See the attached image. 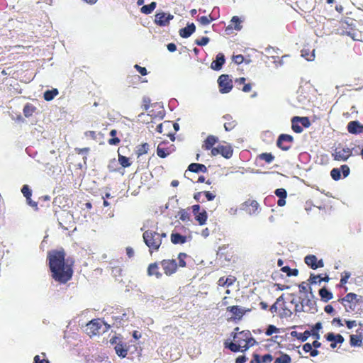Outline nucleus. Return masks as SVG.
<instances>
[{
	"label": "nucleus",
	"mask_w": 363,
	"mask_h": 363,
	"mask_svg": "<svg viewBox=\"0 0 363 363\" xmlns=\"http://www.w3.org/2000/svg\"><path fill=\"white\" fill-rule=\"evenodd\" d=\"M65 255L64 250H52L48 253L51 277L60 284L67 283L73 275L72 264H69L68 260H65Z\"/></svg>",
	"instance_id": "obj_1"
},
{
	"label": "nucleus",
	"mask_w": 363,
	"mask_h": 363,
	"mask_svg": "<svg viewBox=\"0 0 363 363\" xmlns=\"http://www.w3.org/2000/svg\"><path fill=\"white\" fill-rule=\"evenodd\" d=\"M166 237V233H159L153 229L145 230L143 235V240L145 245L149 247L150 254L159 250L162 244L163 238Z\"/></svg>",
	"instance_id": "obj_2"
},
{
	"label": "nucleus",
	"mask_w": 363,
	"mask_h": 363,
	"mask_svg": "<svg viewBox=\"0 0 363 363\" xmlns=\"http://www.w3.org/2000/svg\"><path fill=\"white\" fill-rule=\"evenodd\" d=\"M109 327L110 325H106L101 319H94L86 325L85 331L88 335L91 337L106 332Z\"/></svg>",
	"instance_id": "obj_3"
},
{
	"label": "nucleus",
	"mask_w": 363,
	"mask_h": 363,
	"mask_svg": "<svg viewBox=\"0 0 363 363\" xmlns=\"http://www.w3.org/2000/svg\"><path fill=\"white\" fill-rule=\"evenodd\" d=\"M291 128L297 133L303 132V128H308L311 123L308 117L295 116L291 119Z\"/></svg>",
	"instance_id": "obj_4"
},
{
	"label": "nucleus",
	"mask_w": 363,
	"mask_h": 363,
	"mask_svg": "<svg viewBox=\"0 0 363 363\" xmlns=\"http://www.w3.org/2000/svg\"><path fill=\"white\" fill-rule=\"evenodd\" d=\"M219 91L222 94L229 93L233 87V81L228 74H222L218 79Z\"/></svg>",
	"instance_id": "obj_5"
},
{
	"label": "nucleus",
	"mask_w": 363,
	"mask_h": 363,
	"mask_svg": "<svg viewBox=\"0 0 363 363\" xmlns=\"http://www.w3.org/2000/svg\"><path fill=\"white\" fill-rule=\"evenodd\" d=\"M294 141L292 135L283 133L278 137L277 145L282 150L287 151L291 148Z\"/></svg>",
	"instance_id": "obj_6"
},
{
	"label": "nucleus",
	"mask_w": 363,
	"mask_h": 363,
	"mask_svg": "<svg viewBox=\"0 0 363 363\" xmlns=\"http://www.w3.org/2000/svg\"><path fill=\"white\" fill-rule=\"evenodd\" d=\"M221 155L225 158H230L233 154V149L230 145H219L211 149V155Z\"/></svg>",
	"instance_id": "obj_7"
},
{
	"label": "nucleus",
	"mask_w": 363,
	"mask_h": 363,
	"mask_svg": "<svg viewBox=\"0 0 363 363\" xmlns=\"http://www.w3.org/2000/svg\"><path fill=\"white\" fill-rule=\"evenodd\" d=\"M226 311L231 313L230 320H240L247 311H251V309H243L238 305H234L233 306H227Z\"/></svg>",
	"instance_id": "obj_8"
},
{
	"label": "nucleus",
	"mask_w": 363,
	"mask_h": 363,
	"mask_svg": "<svg viewBox=\"0 0 363 363\" xmlns=\"http://www.w3.org/2000/svg\"><path fill=\"white\" fill-rule=\"evenodd\" d=\"M352 155V149L350 147L336 148L332 153L335 160L346 161Z\"/></svg>",
	"instance_id": "obj_9"
},
{
	"label": "nucleus",
	"mask_w": 363,
	"mask_h": 363,
	"mask_svg": "<svg viewBox=\"0 0 363 363\" xmlns=\"http://www.w3.org/2000/svg\"><path fill=\"white\" fill-rule=\"evenodd\" d=\"M338 301L345 306V308L347 305H345L344 303H347L350 304L349 308L352 311L354 310L355 306L359 303L357 295L353 292L347 293L344 297L339 298Z\"/></svg>",
	"instance_id": "obj_10"
},
{
	"label": "nucleus",
	"mask_w": 363,
	"mask_h": 363,
	"mask_svg": "<svg viewBox=\"0 0 363 363\" xmlns=\"http://www.w3.org/2000/svg\"><path fill=\"white\" fill-rule=\"evenodd\" d=\"M160 263L165 274L167 276L172 275L178 269V264L174 259H163Z\"/></svg>",
	"instance_id": "obj_11"
},
{
	"label": "nucleus",
	"mask_w": 363,
	"mask_h": 363,
	"mask_svg": "<svg viewBox=\"0 0 363 363\" xmlns=\"http://www.w3.org/2000/svg\"><path fill=\"white\" fill-rule=\"evenodd\" d=\"M242 210L250 215L255 214L259 209V204L253 199H248L241 205Z\"/></svg>",
	"instance_id": "obj_12"
},
{
	"label": "nucleus",
	"mask_w": 363,
	"mask_h": 363,
	"mask_svg": "<svg viewBox=\"0 0 363 363\" xmlns=\"http://www.w3.org/2000/svg\"><path fill=\"white\" fill-rule=\"evenodd\" d=\"M351 23L348 21H344L340 23V29L342 34H345L352 37L354 39L355 35V26L352 23V20H350Z\"/></svg>",
	"instance_id": "obj_13"
},
{
	"label": "nucleus",
	"mask_w": 363,
	"mask_h": 363,
	"mask_svg": "<svg viewBox=\"0 0 363 363\" xmlns=\"http://www.w3.org/2000/svg\"><path fill=\"white\" fill-rule=\"evenodd\" d=\"M174 18V15L167 13L165 12H159L155 15V22L156 24L161 26H166L169 24L172 19Z\"/></svg>",
	"instance_id": "obj_14"
},
{
	"label": "nucleus",
	"mask_w": 363,
	"mask_h": 363,
	"mask_svg": "<svg viewBox=\"0 0 363 363\" xmlns=\"http://www.w3.org/2000/svg\"><path fill=\"white\" fill-rule=\"evenodd\" d=\"M21 192L23 195L26 197L27 203L30 206L33 207L35 211H38V203L31 199L32 191L29 188L28 185H23V187L21 188Z\"/></svg>",
	"instance_id": "obj_15"
},
{
	"label": "nucleus",
	"mask_w": 363,
	"mask_h": 363,
	"mask_svg": "<svg viewBox=\"0 0 363 363\" xmlns=\"http://www.w3.org/2000/svg\"><path fill=\"white\" fill-rule=\"evenodd\" d=\"M242 22L243 19H242L240 17L238 16H233L228 26L225 28V31L228 32V30H240L242 28Z\"/></svg>",
	"instance_id": "obj_16"
},
{
	"label": "nucleus",
	"mask_w": 363,
	"mask_h": 363,
	"mask_svg": "<svg viewBox=\"0 0 363 363\" xmlns=\"http://www.w3.org/2000/svg\"><path fill=\"white\" fill-rule=\"evenodd\" d=\"M325 339L327 341L331 342L330 347L332 349L336 347L337 343L342 344L344 342V337L341 335H335L333 333H328L325 335Z\"/></svg>",
	"instance_id": "obj_17"
},
{
	"label": "nucleus",
	"mask_w": 363,
	"mask_h": 363,
	"mask_svg": "<svg viewBox=\"0 0 363 363\" xmlns=\"http://www.w3.org/2000/svg\"><path fill=\"white\" fill-rule=\"evenodd\" d=\"M347 130L351 134H360L363 133V125L358 121H352L347 123Z\"/></svg>",
	"instance_id": "obj_18"
},
{
	"label": "nucleus",
	"mask_w": 363,
	"mask_h": 363,
	"mask_svg": "<svg viewBox=\"0 0 363 363\" xmlns=\"http://www.w3.org/2000/svg\"><path fill=\"white\" fill-rule=\"evenodd\" d=\"M246 79L245 77L238 78L235 80V85L239 90L245 93L250 92L252 90V84L250 83L246 84Z\"/></svg>",
	"instance_id": "obj_19"
},
{
	"label": "nucleus",
	"mask_w": 363,
	"mask_h": 363,
	"mask_svg": "<svg viewBox=\"0 0 363 363\" xmlns=\"http://www.w3.org/2000/svg\"><path fill=\"white\" fill-rule=\"evenodd\" d=\"M225 62V57L222 52H219L216 57V60L212 62L211 68L215 71H219L221 69L223 65Z\"/></svg>",
	"instance_id": "obj_20"
},
{
	"label": "nucleus",
	"mask_w": 363,
	"mask_h": 363,
	"mask_svg": "<svg viewBox=\"0 0 363 363\" xmlns=\"http://www.w3.org/2000/svg\"><path fill=\"white\" fill-rule=\"evenodd\" d=\"M218 141V137L213 135H209L203 141V143L202 144V148L206 150H210L211 151V149L214 148L213 145L217 143Z\"/></svg>",
	"instance_id": "obj_21"
},
{
	"label": "nucleus",
	"mask_w": 363,
	"mask_h": 363,
	"mask_svg": "<svg viewBox=\"0 0 363 363\" xmlns=\"http://www.w3.org/2000/svg\"><path fill=\"white\" fill-rule=\"evenodd\" d=\"M250 335L249 330H244L233 335V340L237 343L244 345L247 343V337Z\"/></svg>",
	"instance_id": "obj_22"
},
{
	"label": "nucleus",
	"mask_w": 363,
	"mask_h": 363,
	"mask_svg": "<svg viewBox=\"0 0 363 363\" xmlns=\"http://www.w3.org/2000/svg\"><path fill=\"white\" fill-rule=\"evenodd\" d=\"M330 278L326 274H325V276L323 277L320 274L315 275L314 274H311L309 279H308V282H309V284H320L321 281L328 282Z\"/></svg>",
	"instance_id": "obj_23"
},
{
	"label": "nucleus",
	"mask_w": 363,
	"mask_h": 363,
	"mask_svg": "<svg viewBox=\"0 0 363 363\" xmlns=\"http://www.w3.org/2000/svg\"><path fill=\"white\" fill-rule=\"evenodd\" d=\"M275 194L279 198L277 201V205L283 207L286 205V199L287 197V192L284 189H278L275 191Z\"/></svg>",
	"instance_id": "obj_24"
},
{
	"label": "nucleus",
	"mask_w": 363,
	"mask_h": 363,
	"mask_svg": "<svg viewBox=\"0 0 363 363\" xmlns=\"http://www.w3.org/2000/svg\"><path fill=\"white\" fill-rule=\"evenodd\" d=\"M196 29V26L194 24V23H191L187 24L186 26H185L183 28H180V30H179V33H180V35L183 38H188L190 36Z\"/></svg>",
	"instance_id": "obj_25"
},
{
	"label": "nucleus",
	"mask_w": 363,
	"mask_h": 363,
	"mask_svg": "<svg viewBox=\"0 0 363 363\" xmlns=\"http://www.w3.org/2000/svg\"><path fill=\"white\" fill-rule=\"evenodd\" d=\"M225 119L224 128L226 131L232 130L238 124L237 121L233 118L231 115H226L223 116Z\"/></svg>",
	"instance_id": "obj_26"
},
{
	"label": "nucleus",
	"mask_w": 363,
	"mask_h": 363,
	"mask_svg": "<svg viewBox=\"0 0 363 363\" xmlns=\"http://www.w3.org/2000/svg\"><path fill=\"white\" fill-rule=\"evenodd\" d=\"M147 274L149 276H156L157 278H160L162 274L160 272V267L157 262L151 263L147 268Z\"/></svg>",
	"instance_id": "obj_27"
},
{
	"label": "nucleus",
	"mask_w": 363,
	"mask_h": 363,
	"mask_svg": "<svg viewBox=\"0 0 363 363\" xmlns=\"http://www.w3.org/2000/svg\"><path fill=\"white\" fill-rule=\"evenodd\" d=\"M351 273L347 271H344L340 274V279L339 284L337 285L339 288H344L345 291H347V287L345 286L348 279L350 277Z\"/></svg>",
	"instance_id": "obj_28"
},
{
	"label": "nucleus",
	"mask_w": 363,
	"mask_h": 363,
	"mask_svg": "<svg viewBox=\"0 0 363 363\" xmlns=\"http://www.w3.org/2000/svg\"><path fill=\"white\" fill-rule=\"evenodd\" d=\"M187 169L193 172H206L207 171V167L205 164L196 162L189 164Z\"/></svg>",
	"instance_id": "obj_29"
},
{
	"label": "nucleus",
	"mask_w": 363,
	"mask_h": 363,
	"mask_svg": "<svg viewBox=\"0 0 363 363\" xmlns=\"http://www.w3.org/2000/svg\"><path fill=\"white\" fill-rule=\"evenodd\" d=\"M318 294L320 296L321 300L324 303H327V301H328L333 298L332 292L328 291L325 286L319 289Z\"/></svg>",
	"instance_id": "obj_30"
},
{
	"label": "nucleus",
	"mask_w": 363,
	"mask_h": 363,
	"mask_svg": "<svg viewBox=\"0 0 363 363\" xmlns=\"http://www.w3.org/2000/svg\"><path fill=\"white\" fill-rule=\"evenodd\" d=\"M164 145V143H160L157 149V155L162 158L167 157L171 153V150H169V148L165 147Z\"/></svg>",
	"instance_id": "obj_31"
},
{
	"label": "nucleus",
	"mask_w": 363,
	"mask_h": 363,
	"mask_svg": "<svg viewBox=\"0 0 363 363\" xmlns=\"http://www.w3.org/2000/svg\"><path fill=\"white\" fill-rule=\"evenodd\" d=\"M291 335L292 337H296L298 340H300L302 342H306L311 335V332L306 330L304 333H301L296 331H293Z\"/></svg>",
	"instance_id": "obj_32"
},
{
	"label": "nucleus",
	"mask_w": 363,
	"mask_h": 363,
	"mask_svg": "<svg viewBox=\"0 0 363 363\" xmlns=\"http://www.w3.org/2000/svg\"><path fill=\"white\" fill-rule=\"evenodd\" d=\"M186 237L178 233L171 234V240L173 244H184L186 242Z\"/></svg>",
	"instance_id": "obj_33"
},
{
	"label": "nucleus",
	"mask_w": 363,
	"mask_h": 363,
	"mask_svg": "<svg viewBox=\"0 0 363 363\" xmlns=\"http://www.w3.org/2000/svg\"><path fill=\"white\" fill-rule=\"evenodd\" d=\"M116 353L121 357H125L128 354V348L125 345L118 344L115 347Z\"/></svg>",
	"instance_id": "obj_34"
},
{
	"label": "nucleus",
	"mask_w": 363,
	"mask_h": 363,
	"mask_svg": "<svg viewBox=\"0 0 363 363\" xmlns=\"http://www.w3.org/2000/svg\"><path fill=\"white\" fill-rule=\"evenodd\" d=\"M59 91L57 89L53 88L50 90H47L44 92V99L47 101L52 100L57 94Z\"/></svg>",
	"instance_id": "obj_35"
},
{
	"label": "nucleus",
	"mask_w": 363,
	"mask_h": 363,
	"mask_svg": "<svg viewBox=\"0 0 363 363\" xmlns=\"http://www.w3.org/2000/svg\"><path fill=\"white\" fill-rule=\"evenodd\" d=\"M292 359L288 354L280 352V356L276 358L274 363H291Z\"/></svg>",
	"instance_id": "obj_36"
},
{
	"label": "nucleus",
	"mask_w": 363,
	"mask_h": 363,
	"mask_svg": "<svg viewBox=\"0 0 363 363\" xmlns=\"http://www.w3.org/2000/svg\"><path fill=\"white\" fill-rule=\"evenodd\" d=\"M316 259L317 257L313 255H306L305 257V264L313 269H316Z\"/></svg>",
	"instance_id": "obj_37"
},
{
	"label": "nucleus",
	"mask_w": 363,
	"mask_h": 363,
	"mask_svg": "<svg viewBox=\"0 0 363 363\" xmlns=\"http://www.w3.org/2000/svg\"><path fill=\"white\" fill-rule=\"evenodd\" d=\"M150 148V145L147 143H144L139 145L137 147L136 154L138 157H140L143 155L147 154Z\"/></svg>",
	"instance_id": "obj_38"
},
{
	"label": "nucleus",
	"mask_w": 363,
	"mask_h": 363,
	"mask_svg": "<svg viewBox=\"0 0 363 363\" xmlns=\"http://www.w3.org/2000/svg\"><path fill=\"white\" fill-rule=\"evenodd\" d=\"M208 216L205 210L195 216V220L198 222L200 225H203L206 223Z\"/></svg>",
	"instance_id": "obj_39"
},
{
	"label": "nucleus",
	"mask_w": 363,
	"mask_h": 363,
	"mask_svg": "<svg viewBox=\"0 0 363 363\" xmlns=\"http://www.w3.org/2000/svg\"><path fill=\"white\" fill-rule=\"evenodd\" d=\"M157 7V2L152 1L150 4L144 5L141 8V12L145 14H150Z\"/></svg>",
	"instance_id": "obj_40"
},
{
	"label": "nucleus",
	"mask_w": 363,
	"mask_h": 363,
	"mask_svg": "<svg viewBox=\"0 0 363 363\" xmlns=\"http://www.w3.org/2000/svg\"><path fill=\"white\" fill-rule=\"evenodd\" d=\"M350 344L352 347H359L362 344V339L360 336L352 335L350 337Z\"/></svg>",
	"instance_id": "obj_41"
},
{
	"label": "nucleus",
	"mask_w": 363,
	"mask_h": 363,
	"mask_svg": "<svg viewBox=\"0 0 363 363\" xmlns=\"http://www.w3.org/2000/svg\"><path fill=\"white\" fill-rule=\"evenodd\" d=\"M302 306H308L309 310H312V313L317 311L315 306V301L311 298H306L302 301Z\"/></svg>",
	"instance_id": "obj_42"
},
{
	"label": "nucleus",
	"mask_w": 363,
	"mask_h": 363,
	"mask_svg": "<svg viewBox=\"0 0 363 363\" xmlns=\"http://www.w3.org/2000/svg\"><path fill=\"white\" fill-rule=\"evenodd\" d=\"M235 281L234 278L227 277L225 278L224 277H220L218 281V284L221 286H230L233 284Z\"/></svg>",
	"instance_id": "obj_43"
},
{
	"label": "nucleus",
	"mask_w": 363,
	"mask_h": 363,
	"mask_svg": "<svg viewBox=\"0 0 363 363\" xmlns=\"http://www.w3.org/2000/svg\"><path fill=\"white\" fill-rule=\"evenodd\" d=\"M259 158L264 160L267 163H271L274 161L275 157L272 152H263L259 155Z\"/></svg>",
	"instance_id": "obj_44"
},
{
	"label": "nucleus",
	"mask_w": 363,
	"mask_h": 363,
	"mask_svg": "<svg viewBox=\"0 0 363 363\" xmlns=\"http://www.w3.org/2000/svg\"><path fill=\"white\" fill-rule=\"evenodd\" d=\"M281 270L283 272L286 273L289 277L297 276L299 273V270L298 269H291L289 266L282 267Z\"/></svg>",
	"instance_id": "obj_45"
},
{
	"label": "nucleus",
	"mask_w": 363,
	"mask_h": 363,
	"mask_svg": "<svg viewBox=\"0 0 363 363\" xmlns=\"http://www.w3.org/2000/svg\"><path fill=\"white\" fill-rule=\"evenodd\" d=\"M301 55L302 57H304V59L308 61H313L315 57L313 50L312 51H310V50H302Z\"/></svg>",
	"instance_id": "obj_46"
},
{
	"label": "nucleus",
	"mask_w": 363,
	"mask_h": 363,
	"mask_svg": "<svg viewBox=\"0 0 363 363\" xmlns=\"http://www.w3.org/2000/svg\"><path fill=\"white\" fill-rule=\"evenodd\" d=\"M247 343L243 345L242 350H241V352H245L250 347L254 346L256 344L255 340L252 337V334L250 332V335L247 337Z\"/></svg>",
	"instance_id": "obj_47"
},
{
	"label": "nucleus",
	"mask_w": 363,
	"mask_h": 363,
	"mask_svg": "<svg viewBox=\"0 0 363 363\" xmlns=\"http://www.w3.org/2000/svg\"><path fill=\"white\" fill-rule=\"evenodd\" d=\"M179 218L183 222L187 223L190 220L189 213L185 209H182L179 212Z\"/></svg>",
	"instance_id": "obj_48"
},
{
	"label": "nucleus",
	"mask_w": 363,
	"mask_h": 363,
	"mask_svg": "<svg viewBox=\"0 0 363 363\" xmlns=\"http://www.w3.org/2000/svg\"><path fill=\"white\" fill-rule=\"evenodd\" d=\"M225 347H228L231 352H237L242 350L243 345H241L235 342H230L228 346Z\"/></svg>",
	"instance_id": "obj_49"
},
{
	"label": "nucleus",
	"mask_w": 363,
	"mask_h": 363,
	"mask_svg": "<svg viewBox=\"0 0 363 363\" xmlns=\"http://www.w3.org/2000/svg\"><path fill=\"white\" fill-rule=\"evenodd\" d=\"M330 177L334 181H338L341 178L340 169L337 167L333 168L330 170Z\"/></svg>",
	"instance_id": "obj_50"
},
{
	"label": "nucleus",
	"mask_w": 363,
	"mask_h": 363,
	"mask_svg": "<svg viewBox=\"0 0 363 363\" xmlns=\"http://www.w3.org/2000/svg\"><path fill=\"white\" fill-rule=\"evenodd\" d=\"M187 257L186 254L184 252H180L179 255H177V259H179V264H177V267H185L186 262L185 258Z\"/></svg>",
	"instance_id": "obj_51"
},
{
	"label": "nucleus",
	"mask_w": 363,
	"mask_h": 363,
	"mask_svg": "<svg viewBox=\"0 0 363 363\" xmlns=\"http://www.w3.org/2000/svg\"><path fill=\"white\" fill-rule=\"evenodd\" d=\"M198 21H199V23L202 25H208L212 21H213V18L211 17V15H209L208 16H200L199 18H198Z\"/></svg>",
	"instance_id": "obj_52"
},
{
	"label": "nucleus",
	"mask_w": 363,
	"mask_h": 363,
	"mask_svg": "<svg viewBox=\"0 0 363 363\" xmlns=\"http://www.w3.org/2000/svg\"><path fill=\"white\" fill-rule=\"evenodd\" d=\"M118 161L120 164L124 167H129L130 165L129 158L120 154L118 155Z\"/></svg>",
	"instance_id": "obj_53"
},
{
	"label": "nucleus",
	"mask_w": 363,
	"mask_h": 363,
	"mask_svg": "<svg viewBox=\"0 0 363 363\" xmlns=\"http://www.w3.org/2000/svg\"><path fill=\"white\" fill-rule=\"evenodd\" d=\"M284 301V295H281L279 298H277L276 302L274 303H273L269 308V310L271 311V313H277V311L278 310L277 305L279 304L280 301Z\"/></svg>",
	"instance_id": "obj_54"
},
{
	"label": "nucleus",
	"mask_w": 363,
	"mask_h": 363,
	"mask_svg": "<svg viewBox=\"0 0 363 363\" xmlns=\"http://www.w3.org/2000/svg\"><path fill=\"white\" fill-rule=\"evenodd\" d=\"M209 42V38L207 36H203L200 38L195 40V43L198 46H205Z\"/></svg>",
	"instance_id": "obj_55"
},
{
	"label": "nucleus",
	"mask_w": 363,
	"mask_h": 363,
	"mask_svg": "<svg viewBox=\"0 0 363 363\" xmlns=\"http://www.w3.org/2000/svg\"><path fill=\"white\" fill-rule=\"evenodd\" d=\"M279 332V329L277 328L276 326L270 325L268 326L267 330H266V335L267 336H271L274 333H277Z\"/></svg>",
	"instance_id": "obj_56"
},
{
	"label": "nucleus",
	"mask_w": 363,
	"mask_h": 363,
	"mask_svg": "<svg viewBox=\"0 0 363 363\" xmlns=\"http://www.w3.org/2000/svg\"><path fill=\"white\" fill-rule=\"evenodd\" d=\"M339 169H340V174L341 172L342 173V176L344 178H346L347 177H348L349 174H350V167L347 164H342Z\"/></svg>",
	"instance_id": "obj_57"
},
{
	"label": "nucleus",
	"mask_w": 363,
	"mask_h": 363,
	"mask_svg": "<svg viewBox=\"0 0 363 363\" xmlns=\"http://www.w3.org/2000/svg\"><path fill=\"white\" fill-rule=\"evenodd\" d=\"M273 361V356L270 354H264L261 357L262 363H270Z\"/></svg>",
	"instance_id": "obj_58"
},
{
	"label": "nucleus",
	"mask_w": 363,
	"mask_h": 363,
	"mask_svg": "<svg viewBox=\"0 0 363 363\" xmlns=\"http://www.w3.org/2000/svg\"><path fill=\"white\" fill-rule=\"evenodd\" d=\"M233 61L237 65H240L244 61V57L242 54H238V55L233 56Z\"/></svg>",
	"instance_id": "obj_59"
},
{
	"label": "nucleus",
	"mask_w": 363,
	"mask_h": 363,
	"mask_svg": "<svg viewBox=\"0 0 363 363\" xmlns=\"http://www.w3.org/2000/svg\"><path fill=\"white\" fill-rule=\"evenodd\" d=\"M203 195H204L208 201H211L216 198V195L210 191H203Z\"/></svg>",
	"instance_id": "obj_60"
},
{
	"label": "nucleus",
	"mask_w": 363,
	"mask_h": 363,
	"mask_svg": "<svg viewBox=\"0 0 363 363\" xmlns=\"http://www.w3.org/2000/svg\"><path fill=\"white\" fill-rule=\"evenodd\" d=\"M170 125H171V122L165 121L164 123H160L157 125V132L162 133H163V127L164 126L169 127V126H170Z\"/></svg>",
	"instance_id": "obj_61"
},
{
	"label": "nucleus",
	"mask_w": 363,
	"mask_h": 363,
	"mask_svg": "<svg viewBox=\"0 0 363 363\" xmlns=\"http://www.w3.org/2000/svg\"><path fill=\"white\" fill-rule=\"evenodd\" d=\"M135 69L142 75L145 76L147 74V71L145 67H142L138 65H135Z\"/></svg>",
	"instance_id": "obj_62"
},
{
	"label": "nucleus",
	"mask_w": 363,
	"mask_h": 363,
	"mask_svg": "<svg viewBox=\"0 0 363 363\" xmlns=\"http://www.w3.org/2000/svg\"><path fill=\"white\" fill-rule=\"evenodd\" d=\"M250 363H262L261 357L257 354H254Z\"/></svg>",
	"instance_id": "obj_63"
},
{
	"label": "nucleus",
	"mask_w": 363,
	"mask_h": 363,
	"mask_svg": "<svg viewBox=\"0 0 363 363\" xmlns=\"http://www.w3.org/2000/svg\"><path fill=\"white\" fill-rule=\"evenodd\" d=\"M33 363H50V362H49L48 359H40V356L39 355H36L34 357V362Z\"/></svg>",
	"instance_id": "obj_64"
}]
</instances>
